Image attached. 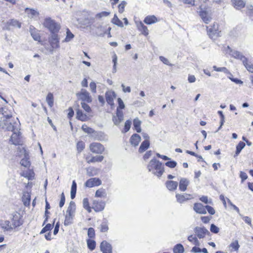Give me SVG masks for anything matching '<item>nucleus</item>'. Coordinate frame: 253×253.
<instances>
[{
  "instance_id": "1",
  "label": "nucleus",
  "mask_w": 253,
  "mask_h": 253,
  "mask_svg": "<svg viewBox=\"0 0 253 253\" xmlns=\"http://www.w3.org/2000/svg\"><path fill=\"white\" fill-rule=\"evenodd\" d=\"M19 126V122L12 121L10 119L9 120L3 119L2 121L0 120V128L13 132L10 141L15 145L19 144L20 141Z\"/></svg>"
},
{
  "instance_id": "2",
  "label": "nucleus",
  "mask_w": 253,
  "mask_h": 253,
  "mask_svg": "<svg viewBox=\"0 0 253 253\" xmlns=\"http://www.w3.org/2000/svg\"><path fill=\"white\" fill-rule=\"evenodd\" d=\"M149 171L151 172L153 174L158 177H160L165 172V169L162 163L159 161L153 159L149 163L147 166Z\"/></svg>"
},
{
  "instance_id": "3",
  "label": "nucleus",
  "mask_w": 253,
  "mask_h": 253,
  "mask_svg": "<svg viewBox=\"0 0 253 253\" xmlns=\"http://www.w3.org/2000/svg\"><path fill=\"white\" fill-rule=\"evenodd\" d=\"M42 24L45 28L50 31V34L58 33L61 28L60 24L56 22L50 17L45 18Z\"/></svg>"
},
{
  "instance_id": "4",
  "label": "nucleus",
  "mask_w": 253,
  "mask_h": 253,
  "mask_svg": "<svg viewBox=\"0 0 253 253\" xmlns=\"http://www.w3.org/2000/svg\"><path fill=\"white\" fill-rule=\"evenodd\" d=\"M75 210V204L74 202L71 201L66 211V214L65 215V219L64 221L65 225H69L72 223L73 217L74 216Z\"/></svg>"
},
{
  "instance_id": "5",
  "label": "nucleus",
  "mask_w": 253,
  "mask_h": 253,
  "mask_svg": "<svg viewBox=\"0 0 253 253\" xmlns=\"http://www.w3.org/2000/svg\"><path fill=\"white\" fill-rule=\"evenodd\" d=\"M57 33H58L50 34L48 38V42L52 48V49L50 50L51 53H53L54 49L58 48L60 47V38Z\"/></svg>"
},
{
  "instance_id": "6",
  "label": "nucleus",
  "mask_w": 253,
  "mask_h": 253,
  "mask_svg": "<svg viewBox=\"0 0 253 253\" xmlns=\"http://www.w3.org/2000/svg\"><path fill=\"white\" fill-rule=\"evenodd\" d=\"M23 223V221L22 219V216L19 213L15 212L12 213V217L11 218V223L13 225L12 227L16 229L22 225Z\"/></svg>"
},
{
  "instance_id": "7",
  "label": "nucleus",
  "mask_w": 253,
  "mask_h": 253,
  "mask_svg": "<svg viewBox=\"0 0 253 253\" xmlns=\"http://www.w3.org/2000/svg\"><path fill=\"white\" fill-rule=\"evenodd\" d=\"M89 149L93 153L102 154L105 148L101 143L93 142L90 144Z\"/></svg>"
},
{
  "instance_id": "8",
  "label": "nucleus",
  "mask_w": 253,
  "mask_h": 253,
  "mask_svg": "<svg viewBox=\"0 0 253 253\" xmlns=\"http://www.w3.org/2000/svg\"><path fill=\"white\" fill-rule=\"evenodd\" d=\"M207 28L208 33L211 38L213 39L219 36V32L218 31L217 24H214L211 27L207 26Z\"/></svg>"
},
{
  "instance_id": "9",
  "label": "nucleus",
  "mask_w": 253,
  "mask_h": 253,
  "mask_svg": "<svg viewBox=\"0 0 253 253\" xmlns=\"http://www.w3.org/2000/svg\"><path fill=\"white\" fill-rule=\"evenodd\" d=\"M77 95L80 99L84 101H86L88 103L92 101L89 93L84 89H82L80 93H77Z\"/></svg>"
},
{
  "instance_id": "10",
  "label": "nucleus",
  "mask_w": 253,
  "mask_h": 253,
  "mask_svg": "<svg viewBox=\"0 0 253 253\" xmlns=\"http://www.w3.org/2000/svg\"><path fill=\"white\" fill-rule=\"evenodd\" d=\"M199 15L202 20L206 24H208L211 19V14L205 9H201L199 11Z\"/></svg>"
},
{
  "instance_id": "11",
  "label": "nucleus",
  "mask_w": 253,
  "mask_h": 253,
  "mask_svg": "<svg viewBox=\"0 0 253 253\" xmlns=\"http://www.w3.org/2000/svg\"><path fill=\"white\" fill-rule=\"evenodd\" d=\"M116 94L114 91L108 90L105 93V98L107 102L111 106H114V99L116 98Z\"/></svg>"
},
{
  "instance_id": "12",
  "label": "nucleus",
  "mask_w": 253,
  "mask_h": 253,
  "mask_svg": "<svg viewBox=\"0 0 253 253\" xmlns=\"http://www.w3.org/2000/svg\"><path fill=\"white\" fill-rule=\"evenodd\" d=\"M100 247L103 253H112L111 245L106 241H103L101 243Z\"/></svg>"
},
{
  "instance_id": "13",
  "label": "nucleus",
  "mask_w": 253,
  "mask_h": 253,
  "mask_svg": "<svg viewBox=\"0 0 253 253\" xmlns=\"http://www.w3.org/2000/svg\"><path fill=\"white\" fill-rule=\"evenodd\" d=\"M101 184V181L98 178H91L85 183V186L88 187H92Z\"/></svg>"
},
{
  "instance_id": "14",
  "label": "nucleus",
  "mask_w": 253,
  "mask_h": 253,
  "mask_svg": "<svg viewBox=\"0 0 253 253\" xmlns=\"http://www.w3.org/2000/svg\"><path fill=\"white\" fill-rule=\"evenodd\" d=\"M124 120V114L123 111L117 109L116 116L113 118V121L116 126L119 125Z\"/></svg>"
},
{
  "instance_id": "15",
  "label": "nucleus",
  "mask_w": 253,
  "mask_h": 253,
  "mask_svg": "<svg viewBox=\"0 0 253 253\" xmlns=\"http://www.w3.org/2000/svg\"><path fill=\"white\" fill-rule=\"evenodd\" d=\"M195 232L197 237L200 238H203L206 234L209 233V231L205 227H196L195 228Z\"/></svg>"
},
{
  "instance_id": "16",
  "label": "nucleus",
  "mask_w": 253,
  "mask_h": 253,
  "mask_svg": "<svg viewBox=\"0 0 253 253\" xmlns=\"http://www.w3.org/2000/svg\"><path fill=\"white\" fill-rule=\"evenodd\" d=\"M93 209L95 211H100L104 210L105 203L102 201L94 200L93 201Z\"/></svg>"
},
{
  "instance_id": "17",
  "label": "nucleus",
  "mask_w": 253,
  "mask_h": 253,
  "mask_svg": "<svg viewBox=\"0 0 253 253\" xmlns=\"http://www.w3.org/2000/svg\"><path fill=\"white\" fill-rule=\"evenodd\" d=\"M12 225L9 220H5L1 224V227L4 231L11 232L16 229L15 227H12Z\"/></svg>"
},
{
  "instance_id": "18",
  "label": "nucleus",
  "mask_w": 253,
  "mask_h": 253,
  "mask_svg": "<svg viewBox=\"0 0 253 253\" xmlns=\"http://www.w3.org/2000/svg\"><path fill=\"white\" fill-rule=\"evenodd\" d=\"M137 29L141 33L147 36L149 34V30L148 28L145 26L141 21L136 22Z\"/></svg>"
},
{
  "instance_id": "19",
  "label": "nucleus",
  "mask_w": 253,
  "mask_h": 253,
  "mask_svg": "<svg viewBox=\"0 0 253 253\" xmlns=\"http://www.w3.org/2000/svg\"><path fill=\"white\" fill-rule=\"evenodd\" d=\"M194 210L200 214H206L207 211L205 209V206H204L201 203H195L193 207Z\"/></svg>"
},
{
  "instance_id": "20",
  "label": "nucleus",
  "mask_w": 253,
  "mask_h": 253,
  "mask_svg": "<svg viewBox=\"0 0 253 253\" xmlns=\"http://www.w3.org/2000/svg\"><path fill=\"white\" fill-rule=\"evenodd\" d=\"M143 21L147 25H151L157 23L158 20L155 15H148L144 18Z\"/></svg>"
},
{
  "instance_id": "21",
  "label": "nucleus",
  "mask_w": 253,
  "mask_h": 253,
  "mask_svg": "<svg viewBox=\"0 0 253 253\" xmlns=\"http://www.w3.org/2000/svg\"><path fill=\"white\" fill-rule=\"evenodd\" d=\"M104 157L103 156H96L92 157L90 158L89 156L86 157L85 159L86 162L90 164L95 162H101L103 160Z\"/></svg>"
},
{
  "instance_id": "22",
  "label": "nucleus",
  "mask_w": 253,
  "mask_h": 253,
  "mask_svg": "<svg viewBox=\"0 0 253 253\" xmlns=\"http://www.w3.org/2000/svg\"><path fill=\"white\" fill-rule=\"evenodd\" d=\"M141 141L140 136L137 134H133L130 138V142L132 145L137 146Z\"/></svg>"
},
{
  "instance_id": "23",
  "label": "nucleus",
  "mask_w": 253,
  "mask_h": 253,
  "mask_svg": "<svg viewBox=\"0 0 253 253\" xmlns=\"http://www.w3.org/2000/svg\"><path fill=\"white\" fill-rule=\"evenodd\" d=\"M189 184V181L185 178H182L180 179L179 182V188L181 191H185L187 186Z\"/></svg>"
},
{
  "instance_id": "24",
  "label": "nucleus",
  "mask_w": 253,
  "mask_h": 253,
  "mask_svg": "<svg viewBox=\"0 0 253 253\" xmlns=\"http://www.w3.org/2000/svg\"><path fill=\"white\" fill-rule=\"evenodd\" d=\"M190 196L191 195L190 194H185V195L177 194H176V198L178 202L179 203H183L185 201L189 200Z\"/></svg>"
},
{
  "instance_id": "25",
  "label": "nucleus",
  "mask_w": 253,
  "mask_h": 253,
  "mask_svg": "<svg viewBox=\"0 0 253 253\" xmlns=\"http://www.w3.org/2000/svg\"><path fill=\"white\" fill-rule=\"evenodd\" d=\"M230 54L235 58L241 60L243 62L244 61V59H246V58L240 52L236 50H231L230 52Z\"/></svg>"
},
{
  "instance_id": "26",
  "label": "nucleus",
  "mask_w": 253,
  "mask_h": 253,
  "mask_svg": "<svg viewBox=\"0 0 253 253\" xmlns=\"http://www.w3.org/2000/svg\"><path fill=\"white\" fill-rule=\"evenodd\" d=\"M167 188L170 191H173L175 190L178 186V183L174 181H167L166 182Z\"/></svg>"
},
{
  "instance_id": "27",
  "label": "nucleus",
  "mask_w": 253,
  "mask_h": 253,
  "mask_svg": "<svg viewBox=\"0 0 253 253\" xmlns=\"http://www.w3.org/2000/svg\"><path fill=\"white\" fill-rule=\"evenodd\" d=\"M7 110L6 108H0V112L1 111L2 115L3 116L2 117H1L0 120L1 121H3V119L9 120V119H11L12 118V115L11 113H8L7 112Z\"/></svg>"
},
{
  "instance_id": "28",
  "label": "nucleus",
  "mask_w": 253,
  "mask_h": 253,
  "mask_svg": "<svg viewBox=\"0 0 253 253\" xmlns=\"http://www.w3.org/2000/svg\"><path fill=\"white\" fill-rule=\"evenodd\" d=\"M31 195L28 192H24L22 196V201L25 206H28L30 205Z\"/></svg>"
},
{
  "instance_id": "29",
  "label": "nucleus",
  "mask_w": 253,
  "mask_h": 253,
  "mask_svg": "<svg viewBox=\"0 0 253 253\" xmlns=\"http://www.w3.org/2000/svg\"><path fill=\"white\" fill-rule=\"evenodd\" d=\"M234 6L238 9L245 7V2L243 0H231Z\"/></svg>"
},
{
  "instance_id": "30",
  "label": "nucleus",
  "mask_w": 253,
  "mask_h": 253,
  "mask_svg": "<svg viewBox=\"0 0 253 253\" xmlns=\"http://www.w3.org/2000/svg\"><path fill=\"white\" fill-rule=\"evenodd\" d=\"M77 111V118L82 121H86L88 119L87 115L83 113L82 111L78 109Z\"/></svg>"
},
{
  "instance_id": "31",
  "label": "nucleus",
  "mask_w": 253,
  "mask_h": 253,
  "mask_svg": "<svg viewBox=\"0 0 253 253\" xmlns=\"http://www.w3.org/2000/svg\"><path fill=\"white\" fill-rule=\"evenodd\" d=\"M150 146L149 140L143 141L140 145L138 151L139 153L144 152L146 149H147Z\"/></svg>"
},
{
  "instance_id": "32",
  "label": "nucleus",
  "mask_w": 253,
  "mask_h": 253,
  "mask_svg": "<svg viewBox=\"0 0 253 253\" xmlns=\"http://www.w3.org/2000/svg\"><path fill=\"white\" fill-rule=\"evenodd\" d=\"M25 12L30 18H33L35 16H38L39 15V12L34 9L26 8Z\"/></svg>"
},
{
  "instance_id": "33",
  "label": "nucleus",
  "mask_w": 253,
  "mask_h": 253,
  "mask_svg": "<svg viewBox=\"0 0 253 253\" xmlns=\"http://www.w3.org/2000/svg\"><path fill=\"white\" fill-rule=\"evenodd\" d=\"M141 121L139 120L138 118H135L133 120V126L136 130V131L139 133L141 131Z\"/></svg>"
},
{
  "instance_id": "34",
  "label": "nucleus",
  "mask_w": 253,
  "mask_h": 253,
  "mask_svg": "<svg viewBox=\"0 0 253 253\" xmlns=\"http://www.w3.org/2000/svg\"><path fill=\"white\" fill-rule=\"evenodd\" d=\"M77 191V184L75 180L72 182V185L71 190V198L74 199L76 196V193Z\"/></svg>"
},
{
  "instance_id": "35",
  "label": "nucleus",
  "mask_w": 253,
  "mask_h": 253,
  "mask_svg": "<svg viewBox=\"0 0 253 253\" xmlns=\"http://www.w3.org/2000/svg\"><path fill=\"white\" fill-rule=\"evenodd\" d=\"M106 195L105 190L103 188L97 190L95 193V197H96L105 198L106 197Z\"/></svg>"
},
{
  "instance_id": "36",
  "label": "nucleus",
  "mask_w": 253,
  "mask_h": 253,
  "mask_svg": "<svg viewBox=\"0 0 253 253\" xmlns=\"http://www.w3.org/2000/svg\"><path fill=\"white\" fill-rule=\"evenodd\" d=\"M46 101L50 107L53 105V95L51 93H48L46 97Z\"/></svg>"
},
{
  "instance_id": "37",
  "label": "nucleus",
  "mask_w": 253,
  "mask_h": 253,
  "mask_svg": "<svg viewBox=\"0 0 253 253\" xmlns=\"http://www.w3.org/2000/svg\"><path fill=\"white\" fill-rule=\"evenodd\" d=\"M184 251L183 246L180 244H177L173 249V252L174 253H183Z\"/></svg>"
},
{
  "instance_id": "38",
  "label": "nucleus",
  "mask_w": 253,
  "mask_h": 253,
  "mask_svg": "<svg viewBox=\"0 0 253 253\" xmlns=\"http://www.w3.org/2000/svg\"><path fill=\"white\" fill-rule=\"evenodd\" d=\"M113 24L117 25L119 27H123L124 26L122 22L118 18L117 16L115 14L112 20Z\"/></svg>"
},
{
  "instance_id": "39",
  "label": "nucleus",
  "mask_w": 253,
  "mask_h": 253,
  "mask_svg": "<svg viewBox=\"0 0 253 253\" xmlns=\"http://www.w3.org/2000/svg\"><path fill=\"white\" fill-rule=\"evenodd\" d=\"M74 37V35L71 32L69 29H67L66 31V36L64 40L63 41L64 42H69Z\"/></svg>"
},
{
  "instance_id": "40",
  "label": "nucleus",
  "mask_w": 253,
  "mask_h": 253,
  "mask_svg": "<svg viewBox=\"0 0 253 253\" xmlns=\"http://www.w3.org/2000/svg\"><path fill=\"white\" fill-rule=\"evenodd\" d=\"M86 242L88 249L91 251L95 249L96 246V243L95 241L88 239L87 240Z\"/></svg>"
},
{
  "instance_id": "41",
  "label": "nucleus",
  "mask_w": 253,
  "mask_h": 253,
  "mask_svg": "<svg viewBox=\"0 0 253 253\" xmlns=\"http://www.w3.org/2000/svg\"><path fill=\"white\" fill-rule=\"evenodd\" d=\"M9 24L10 26L16 27L18 28H20L21 27V24L18 21L15 19H11L9 21Z\"/></svg>"
},
{
  "instance_id": "42",
  "label": "nucleus",
  "mask_w": 253,
  "mask_h": 253,
  "mask_svg": "<svg viewBox=\"0 0 253 253\" xmlns=\"http://www.w3.org/2000/svg\"><path fill=\"white\" fill-rule=\"evenodd\" d=\"M245 146V143L243 142L240 141L236 146V155H238Z\"/></svg>"
},
{
  "instance_id": "43",
  "label": "nucleus",
  "mask_w": 253,
  "mask_h": 253,
  "mask_svg": "<svg viewBox=\"0 0 253 253\" xmlns=\"http://www.w3.org/2000/svg\"><path fill=\"white\" fill-rule=\"evenodd\" d=\"M243 64L248 71L251 73H253V65L248 63L247 59H244Z\"/></svg>"
},
{
  "instance_id": "44",
  "label": "nucleus",
  "mask_w": 253,
  "mask_h": 253,
  "mask_svg": "<svg viewBox=\"0 0 253 253\" xmlns=\"http://www.w3.org/2000/svg\"><path fill=\"white\" fill-rule=\"evenodd\" d=\"M110 12L102 11L101 12L96 14L95 15V18H98V19H101L102 17L108 16L110 15Z\"/></svg>"
},
{
  "instance_id": "45",
  "label": "nucleus",
  "mask_w": 253,
  "mask_h": 253,
  "mask_svg": "<svg viewBox=\"0 0 253 253\" xmlns=\"http://www.w3.org/2000/svg\"><path fill=\"white\" fill-rule=\"evenodd\" d=\"M83 207L86 210L89 212H91L90 207L89 206V202L87 198H84L83 199Z\"/></svg>"
},
{
  "instance_id": "46",
  "label": "nucleus",
  "mask_w": 253,
  "mask_h": 253,
  "mask_svg": "<svg viewBox=\"0 0 253 253\" xmlns=\"http://www.w3.org/2000/svg\"><path fill=\"white\" fill-rule=\"evenodd\" d=\"M218 114L220 115V125L219 127H218V130L216 131V132L217 131H218L221 128L222 126L223 125L224 122H225V121H224L225 118H224V116L223 114L222 111H218Z\"/></svg>"
},
{
  "instance_id": "47",
  "label": "nucleus",
  "mask_w": 253,
  "mask_h": 253,
  "mask_svg": "<svg viewBox=\"0 0 253 253\" xmlns=\"http://www.w3.org/2000/svg\"><path fill=\"white\" fill-rule=\"evenodd\" d=\"M229 247L232 248L234 251H238L240 248V245H239L238 241L235 240L230 244Z\"/></svg>"
},
{
  "instance_id": "48",
  "label": "nucleus",
  "mask_w": 253,
  "mask_h": 253,
  "mask_svg": "<svg viewBox=\"0 0 253 253\" xmlns=\"http://www.w3.org/2000/svg\"><path fill=\"white\" fill-rule=\"evenodd\" d=\"M127 2L125 0L122 1L118 5L119 12L122 13L124 11L125 7Z\"/></svg>"
},
{
  "instance_id": "49",
  "label": "nucleus",
  "mask_w": 253,
  "mask_h": 253,
  "mask_svg": "<svg viewBox=\"0 0 253 253\" xmlns=\"http://www.w3.org/2000/svg\"><path fill=\"white\" fill-rule=\"evenodd\" d=\"M213 68L214 71L217 72H223L226 74L229 73L228 69L225 67H217L216 66H213Z\"/></svg>"
},
{
  "instance_id": "50",
  "label": "nucleus",
  "mask_w": 253,
  "mask_h": 253,
  "mask_svg": "<svg viewBox=\"0 0 253 253\" xmlns=\"http://www.w3.org/2000/svg\"><path fill=\"white\" fill-rule=\"evenodd\" d=\"M82 128L85 132L87 133H92L94 132V130L92 128L88 127L85 125H83L82 126Z\"/></svg>"
},
{
  "instance_id": "51",
  "label": "nucleus",
  "mask_w": 253,
  "mask_h": 253,
  "mask_svg": "<svg viewBox=\"0 0 253 253\" xmlns=\"http://www.w3.org/2000/svg\"><path fill=\"white\" fill-rule=\"evenodd\" d=\"M53 226V225L50 223L46 224V226L42 229L40 234H43L48 231L50 230L52 228Z\"/></svg>"
},
{
  "instance_id": "52",
  "label": "nucleus",
  "mask_w": 253,
  "mask_h": 253,
  "mask_svg": "<svg viewBox=\"0 0 253 253\" xmlns=\"http://www.w3.org/2000/svg\"><path fill=\"white\" fill-rule=\"evenodd\" d=\"M159 59L164 64L169 65L170 66H173V64L170 63L169 60L164 56H161L159 57Z\"/></svg>"
},
{
  "instance_id": "53",
  "label": "nucleus",
  "mask_w": 253,
  "mask_h": 253,
  "mask_svg": "<svg viewBox=\"0 0 253 253\" xmlns=\"http://www.w3.org/2000/svg\"><path fill=\"white\" fill-rule=\"evenodd\" d=\"M85 144L83 141H79L77 143V148L79 152H81L84 148Z\"/></svg>"
},
{
  "instance_id": "54",
  "label": "nucleus",
  "mask_w": 253,
  "mask_h": 253,
  "mask_svg": "<svg viewBox=\"0 0 253 253\" xmlns=\"http://www.w3.org/2000/svg\"><path fill=\"white\" fill-rule=\"evenodd\" d=\"M165 165L169 168H174L176 166L177 163L174 161H171L166 162Z\"/></svg>"
},
{
  "instance_id": "55",
  "label": "nucleus",
  "mask_w": 253,
  "mask_h": 253,
  "mask_svg": "<svg viewBox=\"0 0 253 253\" xmlns=\"http://www.w3.org/2000/svg\"><path fill=\"white\" fill-rule=\"evenodd\" d=\"M87 235L90 238H93L95 237V231L94 229L90 227L88 229Z\"/></svg>"
},
{
  "instance_id": "56",
  "label": "nucleus",
  "mask_w": 253,
  "mask_h": 253,
  "mask_svg": "<svg viewBox=\"0 0 253 253\" xmlns=\"http://www.w3.org/2000/svg\"><path fill=\"white\" fill-rule=\"evenodd\" d=\"M131 124V122L130 120H127L125 122L124 132H126L129 130V129L130 128Z\"/></svg>"
},
{
  "instance_id": "57",
  "label": "nucleus",
  "mask_w": 253,
  "mask_h": 253,
  "mask_svg": "<svg viewBox=\"0 0 253 253\" xmlns=\"http://www.w3.org/2000/svg\"><path fill=\"white\" fill-rule=\"evenodd\" d=\"M200 200L203 203L205 204H211L212 203V200L211 199H208L207 196H203L202 197L200 198Z\"/></svg>"
},
{
  "instance_id": "58",
  "label": "nucleus",
  "mask_w": 253,
  "mask_h": 253,
  "mask_svg": "<svg viewBox=\"0 0 253 253\" xmlns=\"http://www.w3.org/2000/svg\"><path fill=\"white\" fill-rule=\"evenodd\" d=\"M240 215L241 216H242V218H243V219L244 220V221L247 223L248 225H249L250 226H252V220H251V218L250 217H249V216H243L242 215H241V214H240Z\"/></svg>"
},
{
  "instance_id": "59",
  "label": "nucleus",
  "mask_w": 253,
  "mask_h": 253,
  "mask_svg": "<svg viewBox=\"0 0 253 253\" xmlns=\"http://www.w3.org/2000/svg\"><path fill=\"white\" fill-rule=\"evenodd\" d=\"M31 35L35 41H39L40 40L41 37L39 34L31 32Z\"/></svg>"
},
{
  "instance_id": "60",
  "label": "nucleus",
  "mask_w": 253,
  "mask_h": 253,
  "mask_svg": "<svg viewBox=\"0 0 253 253\" xmlns=\"http://www.w3.org/2000/svg\"><path fill=\"white\" fill-rule=\"evenodd\" d=\"M210 230L211 232L214 233H217L219 232V228L215 226L214 224H212L211 225Z\"/></svg>"
},
{
  "instance_id": "61",
  "label": "nucleus",
  "mask_w": 253,
  "mask_h": 253,
  "mask_svg": "<svg viewBox=\"0 0 253 253\" xmlns=\"http://www.w3.org/2000/svg\"><path fill=\"white\" fill-rule=\"evenodd\" d=\"M82 107L86 112H90L91 111V109L88 105L86 104L84 102L81 103Z\"/></svg>"
},
{
  "instance_id": "62",
  "label": "nucleus",
  "mask_w": 253,
  "mask_h": 253,
  "mask_svg": "<svg viewBox=\"0 0 253 253\" xmlns=\"http://www.w3.org/2000/svg\"><path fill=\"white\" fill-rule=\"evenodd\" d=\"M20 164L22 166L25 167H28L30 166V162L26 159H22L21 160Z\"/></svg>"
},
{
  "instance_id": "63",
  "label": "nucleus",
  "mask_w": 253,
  "mask_h": 253,
  "mask_svg": "<svg viewBox=\"0 0 253 253\" xmlns=\"http://www.w3.org/2000/svg\"><path fill=\"white\" fill-rule=\"evenodd\" d=\"M205 209H206V210H207V211H208V212L211 215H213L215 213V210L211 206H206Z\"/></svg>"
},
{
  "instance_id": "64",
  "label": "nucleus",
  "mask_w": 253,
  "mask_h": 253,
  "mask_svg": "<svg viewBox=\"0 0 253 253\" xmlns=\"http://www.w3.org/2000/svg\"><path fill=\"white\" fill-rule=\"evenodd\" d=\"M89 86H90L91 91L93 93H95L96 92V84L94 82H91L90 83Z\"/></svg>"
}]
</instances>
